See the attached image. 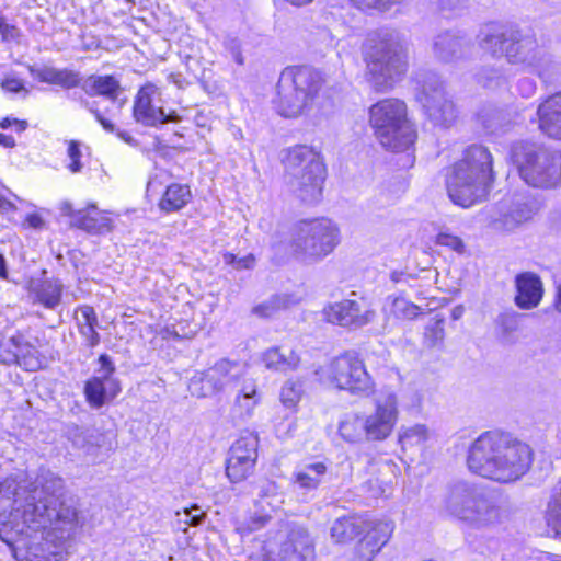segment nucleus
Segmentation results:
<instances>
[{
	"mask_svg": "<svg viewBox=\"0 0 561 561\" xmlns=\"http://www.w3.org/2000/svg\"><path fill=\"white\" fill-rule=\"evenodd\" d=\"M64 482L44 471H20L0 482V538L16 561H66L79 527L77 508L64 497Z\"/></svg>",
	"mask_w": 561,
	"mask_h": 561,
	"instance_id": "nucleus-1",
	"label": "nucleus"
},
{
	"mask_svg": "<svg viewBox=\"0 0 561 561\" xmlns=\"http://www.w3.org/2000/svg\"><path fill=\"white\" fill-rule=\"evenodd\" d=\"M531 447L508 433L489 431L469 446L467 467L481 478L513 483L524 477L533 462Z\"/></svg>",
	"mask_w": 561,
	"mask_h": 561,
	"instance_id": "nucleus-2",
	"label": "nucleus"
},
{
	"mask_svg": "<svg viewBox=\"0 0 561 561\" xmlns=\"http://www.w3.org/2000/svg\"><path fill=\"white\" fill-rule=\"evenodd\" d=\"M328 100L321 93L320 75L309 67H288L280 73L275 111L284 117L317 116L324 113Z\"/></svg>",
	"mask_w": 561,
	"mask_h": 561,
	"instance_id": "nucleus-3",
	"label": "nucleus"
},
{
	"mask_svg": "<svg viewBox=\"0 0 561 561\" xmlns=\"http://www.w3.org/2000/svg\"><path fill=\"white\" fill-rule=\"evenodd\" d=\"M492 179L491 153L482 146H471L447 174L448 196L454 204L470 207L488 195Z\"/></svg>",
	"mask_w": 561,
	"mask_h": 561,
	"instance_id": "nucleus-4",
	"label": "nucleus"
},
{
	"mask_svg": "<svg viewBox=\"0 0 561 561\" xmlns=\"http://www.w3.org/2000/svg\"><path fill=\"white\" fill-rule=\"evenodd\" d=\"M365 60L369 81L377 90L391 88L407 71V51L399 33L379 30L368 35Z\"/></svg>",
	"mask_w": 561,
	"mask_h": 561,
	"instance_id": "nucleus-5",
	"label": "nucleus"
},
{
	"mask_svg": "<svg viewBox=\"0 0 561 561\" xmlns=\"http://www.w3.org/2000/svg\"><path fill=\"white\" fill-rule=\"evenodd\" d=\"M240 561H316L312 540L302 527H284L247 546Z\"/></svg>",
	"mask_w": 561,
	"mask_h": 561,
	"instance_id": "nucleus-6",
	"label": "nucleus"
},
{
	"mask_svg": "<svg viewBox=\"0 0 561 561\" xmlns=\"http://www.w3.org/2000/svg\"><path fill=\"white\" fill-rule=\"evenodd\" d=\"M369 122L380 144L393 151L408 150L416 139L407 116V105L399 99H385L369 110Z\"/></svg>",
	"mask_w": 561,
	"mask_h": 561,
	"instance_id": "nucleus-7",
	"label": "nucleus"
},
{
	"mask_svg": "<svg viewBox=\"0 0 561 561\" xmlns=\"http://www.w3.org/2000/svg\"><path fill=\"white\" fill-rule=\"evenodd\" d=\"M317 380L325 386L354 396L369 397L375 391V381L363 359L355 353L333 357L314 371Z\"/></svg>",
	"mask_w": 561,
	"mask_h": 561,
	"instance_id": "nucleus-8",
	"label": "nucleus"
},
{
	"mask_svg": "<svg viewBox=\"0 0 561 561\" xmlns=\"http://www.w3.org/2000/svg\"><path fill=\"white\" fill-rule=\"evenodd\" d=\"M340 241V229L331 219L302 220L295 227L291 252L304 263H317L332 253Z\"/></svg>",
	"mask_w": 561,
	"mask_h": 561,
	"instance_id": "nucleus-9",
	"label": "nucleus"
},
{
	"mask_svg": "<svg viewBox=\"0 0 561 561\" xmlns=\"http://www.w3.org/2000/svg\"><path fill=\"white\" fill-rule=\"evenodd\" d=\"M512 160L520 178L530 186L549 188L561 182V153L535 144L520 142L512 148Z\"/></svg>",
	"mask_w": 561,
	"mask_h": 561,
	"instance_id": "nucleus-10",
	"label": "nucleus"
},
{
	"mask_svg": "<svg viewBox=\"0 0 561 561\" xmlns=\"http://www.w3.org/2000/svg\"><path fill=\"white\" fill-rule=\"evenodd\" d=\"M285 164L293 174L291 187L305 202H314L321 195L325 165L321 154L309 146L288 149Z\"/></svg>",
	"mask_w": 561,
	"mask_h": 561,
	"instance_id": "nucleus-11",
	"label": "nucleus"
},
{
	"mask_svg": "<svg viewBox=\"0 0 561 561\" xmlns=\"http://www.w3.org/2000/svg\"><path fill=\"white\" fill-rule=\"evenodd\" d=\"M444 511L471 524L491 523L497 516L488 499L467 482H457L450 486L444 501Z\"/></svg>",
	"mask_w": 561,
	"mask_h": 561,
	"instance_id": "nucleus-12",
	"label": "nucleus"
},
{
	"mask_svg": "<svg viewBox=\"0 0 561 561\" xmlns=\"http://www.w3.org/2000/svg\"><path fill=\"white\" fill-rule=\"evenodd\" d=\"M367 442H383L389 438L399 421V398L396 391L385 389L373 401V409L363 413Z\"/></svg>",
	"mask_w": 561,
	"mask_h": 561,
	"instance_id": "nucleus-13",
	"label": "nucleus"
},
{
	"mask_svg": "<svg viewBox=\"0 0 561 561\" xmlns=\"http://www.w3.org/2000/svg\"><path fill=\"white\" fill-rule=\"evenodd\" d=\"M416 100L436 125L447 126L456 117L455 106L446 99L442 82L434 73L417 79Z\"/></svg>",
	"mask_w": 561,
	"mask_h": 561,
	"instance_id": "nucleus-14",
	"label": "nucleus"
},
{
	"mask_svg": "<svg viewBox=\"0 0 561 561\" xmlns=\"http://www.w3.org/2000/svg\"><path fill=\"white\" fill-rule=\"evenodd\" d=\"M259 437L248 432L242 434L230 447L226 460V476L231 483L248 479L257 460Z\"/></svg>",
	"mask_w": 561,
	"mask_h": 561,
	"instance_id": "nucleus-15",
	"label": "nucleus"
},
{
	"mask_svg": "<svg viewBox=\"0 0 561 561\" xmlns=\"http://www.w3.org/2000/svg\"><path fill=\"white\" fill-rule=\"evenodd\" d=\"M240 376L238 363L220 359L204 371L195 373L188 383L192 396L206 398L224 390L232 380Z\"/></svg>",
	"mask_w": 561,
	"mask_h": 561,
	"instance_id": "nucleus-16",
	"label": "nucleus"
},
{
	"mask_svg": "<svg viewBox=\"0 0 561 561\" xmlns=\"http://www.w3.org/2000/svg\"><path fill=\"white\" fill-rule=\"evenodd\" d=\"M394 524L386 517L364 516L359 529L362 538L354 552V561H371L390 540Z\"/></svg>",
	"mask_w": 561,
	"mask_h": 561,
	"instance_id": "nucleus-17",
	"label": "nucleus"
},
{
	"mask_svg": "<svg viewBox=\"0 0 561 561\" xmlns=\"http://www.w3.org/2000/svg\"><path fill=\"white\" fill-rule=\"evenodd\" d=\"M322 314L327 322L345 328L364 327L373 322L376 317L375 310L363 297L329 304L323 308Z\"/></svg>",
	"mask_w": 561,
	"mask_h": 561,
	"instance_id": "nucleus-18",
	"label": "nucleus"
},
{
	"mask_svg": "<svg viewBox=\"0 0 561 561\" xmlns=\"http://www.w3.org/2000/svg\"><path fill=\"white\" fill-rule=\"evenodd\" d=\"M283 504L280 488L274 481H264L260 485L253 512L244 524L238 526V531L244 535L263 528L282 510Z\"/></svg>",
	"mask_w": 561,
	"mask_h": 561,
	"instance_id": "nucleus-19",
	"label": "nucleus"
},
{
	"mask_svg": "<svg viewBox=\"0 0 561 561\" xmlns=\"http://www.w3.org/2000/svg\"><path fill=\"white\" fill-rule=\"evenodd\" d=\"M505 57L510 64L542 77V67L546 61L534 35L523 34L514 30L510 34V44L505 48Z\"/></svg>",
	"mask_w": 561,
	"mask_h": 561,
	"instance_id": "nucleus-20",
	"label": "nucleus"
},
{
	"mask_svg": "<svg viewBox=\"0 0 561 561\" xmlns=\"http://www.w3.org/2000/svg\"><path fill=\"white\" fill-rule=\"evenodd\" d=\"M101 365L96 375L90 378L84 386V394L88 403L99 409L113 400L121 392V385L114 377L115 366L111 358L103 354L99 358Z\"/></svg>",
	"mask_w": 561,
	"mask_h": 561,
	"instance_id": "nucleus-21",
	"label": "nucleus"
},
{
	"mask_svg": "<svg viewBox=\"0 0 561 561\" xmlns=\"http://www.w3.org/2000/svg\"><path fill=\"white\" fill-rule=\"evenodd\" d=\"M134 116L138 123L147 126H156L178 119L173 111H165L162 104V93L152 83L144 85L138 91L134 104Z\"/></svg>",
	"mask_w": 561,
	"mask_h": 561,
	"instance_id": "nucleus-22",
	"label": "nucleus"
},
{
	"mask_svg": "<svg viewBox=\"0 0 561 561\" xmlns=\"http://www.w3.org/2000/svg\"><path fill=\"white\" fill-rule=\"evenodd\" d=\"M305 396L304 382L299 379L289 378L284 381L279 389L278 400L285 409L286 414L273 419L275 434L280 437L291 435L297 427L296 413L299 410V403Z\"/></svg>",
	"mask_w": 561,
	"mask_h": 561,
	"instance_id": "nucleus-23",
	"label": "nucleus"
},
{
	"mask_svg": "<svg viewBox=\"0 0 561 561\" xmlns=\"http://www.w3.org/2000/svg\"><path fill=\"white\" fill-rule=\"evenodd\" d=\"M0 362L18 364L27 371H36L43 367V358L37 350L22 334L12 335L8 343L0 346Z\"/></svg>",
	"mask_w": 561,
	"mask_h": 561,
	"instance_id": "nucleus-24",
	"label": "nucleus"
},
{
	"mask_svg": "<svg viewBox=\"0 0 561 561\" xmlns=\"http://www.w3.org/2000/svg\"><path fill=\"white\" fill-rule=\"evenodd\" d=\"M64 211L72 218V221L92 233H106L113 228L112 218L100 210L95 204H88L84 208L73 210L70 204H65Z\"/></svg>",
	"mask_w": 561,
	"mask_h": 561,
	"instance_id": "nucleus-25",
	"label": "nucleus"
},
{
	"mask_svg": "<svg viewBox=\"0 0 561 561\" xmlns=\"http://www.w3.org/2000/svg\"><path fill=\"white\" fill-rule=\"evenodd\" d=\"M43 276L46 272L43 271ZM64 290L62 283L57 278L32 277L27 283V291L35 304L47 309H55L60 304Z\"/></svg>",
	"mask_w": 561,
	"mask_h": 561,
	"instance_id": "nucleus-26",
	"label": "nucleus"
},
{
	"mask_svg": "<svg viewBox=\"0 0 561 561\" xmlns=\"http://www.w3.org/2000/svg\"><path fill=\"white\" fill-rule=\"evenodd\" d=\"M515 304L518 308L529 310L536 308L543 295L542 283L534 273H522L515 278Z\"/></svg>",
	"mask_w": 561,
	"mask_h": 561,
	"instance_id": "nucleus-27",
	"label": "nucleus"
},
{
	"mask_svg": "<svg viewBox=\"0 0 561 561\" xmlns=\"http://www.w3.org/2000/svg\"><path fill=\"white\" fill-rule=\"evenodd\" d=\"M537 115L541 131L561 140V92L545 100L539 105Z\"/></svg>",
	"mask_w": 561,
	"mask_h": 561,
	"instance_id": "nucleus-28",
	"label": "nucleus"
},
{
	"mask_svg": "<svg viewBox=\"0 0 561 561\" xmlns=\"http://www.w3.org/2000/svg\"><path fill=\"white\" fill-rule=\"evenodd\" d=\"M260 359L268 370L278 373L295 371L301 363L300 354L295 350H282L280 347H270L261 353Z\"/></svg>",
	"mask_w": 561,
	"mask_h": 561,
	"instance_id": "nucleus-29",
	"label": "nucleus"
},
{
	"mask_svg": "<svg viewBox=\"0 0 561 561\" xmlns=\"http://www.w3.org/2000/svg\"><path fill=\"white\" fill-rule=\"evenodd\" d=\"M513 32L514 30L500 24H486L478 35L479 45L493 56L505 55V48L510 44V34Z\"/></svg>",
	"mask_w": 561,
	"mask_h": 561,
	"instance_id": "nucleus-30",
	"label": "nucleus"
},
{
	"mask_svg": "<svg viewBox=\"0 0 561 561\" xmlns=\"http://www.w3.org/2000/svg\"><path fill=\"white\" fill-rule=\"evenodd\" d=\"M337 434L347 444H360L367 440V431L363 413H344L337 423Z\"/></svg>",
	"mask_w": 561,
	"mask_h": 561,
	"instance_id": "nucleus-31",
	"label": "nucleus"
},
{
	"mask_svg": "<svg viewBox=\"0 0 561 561\" xmlns=\"http://www.w3.org/2000/svg\"><path fill=\"white\" fill-rule=\"evenodd\" d=\"M31 75L45 83L57 84L64 88H73L80 81L79 73L69 69H57L50 66L41 68L30 67Z\"/></svg>",
	"mask_w": 561,
	"mask_h": 561,
	"instance_id": "nucleus-32",
	"label": "nucleus"
},
{
	"mask_svg": "<svg viewBox=\"0 0 561 561\" xmlns=\"http://www.w3.org/2000/svg\"><path fill=\"white\" fill-rule=\"evenodd\" d=\"M262 396L259 392L257 383L255 380L244 381L238 390L233 408L241 416H251L261 403Z\"/></svg>",
	"mask_w": 561,
	"mask_h": 561,
	"instance_id": "nucleus-33",
	"label": "nucleus"
},
{
	"mask_svg": "<svg viewBox=\"0 0 561 561\" xmlns=\"http://www.w3.org/2000/svg\"><path fill=\"white\" fill-rule=\"evenodd\" d=\"M538 209L539 204L535 199L522 198L515 201L504 215L503 225L508 230L514 229L518 225L530 220Z\"/></svg>",
	"mask_w": 561,
	"mask_h": 561,
	"instance_id": "nucleus-34",
	"label": "nucleus"
},
{
	"mask_svg": "<svg viewBox=\"0 0 561 561\" xmlns=\"http://www.w3.org/2000/svg\"><path fill=\"white\" fill-rule=\"evenodd\" d=\"M363 517L360 515H347L336 518L330 528L331 539L336 543L351 541L359 535Z\"/></svg>",
	"mask_w": 561,
	"mask_h": 561,
	"instance_id": "nucleus-35",
	"label": "nucleus"
},
{
	"mask_svg": "<svg viewBox=\"0 0 561 561\" xmlns=\"http://www.w3.org/2000/svg\"><path fill=\"white\" fill-rule=\"evenodd\" d=\"M328 467L323 461L308 463L294 473L295 484L302 490H316L322 482Z\"/></svg>",
	"mask_w": 561,
	"mask_h": 561,
	"instance_id": "nucleus-36",
	"label": "nucleus"
},
{
	"mask_svg": "<svg viewBox=\"0 0 561 561\" xmlns=\"http://www.w3.org/2000/svg\"><path fill=\"white\" fill-rule=\"evenodd\" d=\"M191 198L192 193L190 186L173 183L165 188L159 202V207L167 213L178 211L187 205Z\"/></svg>",
	"mask_w": 561,
	"mask_h": 561,
	"instance_id": "nucleus-37",
	"label": "nucleus"
},
{
	"mask_svg": "<svg viewBox=\"0 0 561 561\" xmlns=\"http://www.w3.org/2000/svg\"><path fill=\"white\" fill-rule=\"evenodd\" d=\"M463 38L453 33L439 35L434 43L435 55L442 60H451L462 54Z\"/></svg>",
	"mask_w": 561,
	"mask_h": 561,
	"instance_id": "nucleus-38",
	"label": "nucleus"
},
{
	"mask_svg": "<svg viewBox=\"0 0 561 561\" xmlns=\"http://www.w3.org/2000/svg\"><path fill=\"white\" fill-rule=\"evenodd\" d=\"M84 90L114 100L117 98L119 84L112 76H91L84 82Z\"/></svg>",
	"mask_w": 561,
	"mask_h": 561,
	"instance_id": "nucleus-39",
	"label": "nucleus"
},
{
	"mask_svg": "<svg viewBox=\"0 0 561 561\" xmlns=\"http://www.w3.org/2000/svg\"><path fill=\"white\" fill-rule=\"evenodd\" d=\"M430 437V432L425 425L415 424L403 426L399 432V444L402 449H410L422 446Z\"/></svg>",
	"mask_w": 561,
	"mask_h": 561,
	"instance_id": "nucleus-40",
	"label": "nucleus"
},
{
	"mask_svg": "<svg viewBox=\"0 0 561 561\" xmlns=\"http://www.w3.org/2000/svg\"><path fill=\"white\" fill-rule=\"evenodd\" d=\"M385 312L392 314L398 319H413L419 314V307L402 297H388L385 306Z\"/></svg>",
	"mask_w": 561,
	"mask_h": 561,
	"instance_id": "nucleus-41",
	"label": "nucleus"
},
{
	"mask_svg": "<svg viewBox=\"0 0 561 561\" xmlns=\"http://www.w3.org/2000/svg\"><path fill=\"white\" fill-rule=\"evenodd\" d=\"M546 519L557 535L561 536V480L554 485L548 503Z\"/></svg>",
	"mask_w": 561,
	"mask_h": 561,
	"instance_id": "nucleus-42",
	"label": "nucleus"
},
{
	"mask_svg": "<svg viewBox=\"0 0 561 561\" xmlns=\"http://www.w3.org/2000/svg\"><path fill=\"white\" fill-rule=\"evenodd\" d=\"M297 301V299H291L285 295L274 296L271 299L255 306L252 312L260 318H270L273 317L278 310L288 308L290 305L296 304Z\"/></svg>",
	"mask_w": 561,
	"mask_h": 561,
	"instance_id": "nucleus-43",
	"label": "nucleus"
},
{
	"mask_svg": "<svg viewBox=\"0 0 561 561\" xmlns=\"http://www.w3.org/2000/svg\"><path fill=\"white\" fill-rule=\"evenodd\" d=\"M79 312L84 320L83 323L80 324V332L85 337L90 346H95L100 342V337L98 332L95 331V325L98 323L95 312L92 307H81Z\"/></svg>",
	"mask_w": 561,
	"mask_h": 561,
	"instance_id": "nucleus-44",
	"label": "nucleus"
},
{
	"mask_svg": "<svg viewBox=\"0 0 561 561\" xmlns=\"http://www.w3.org/2000/svg\"><path fill=\"white\" fill-rule=\"evenodd\" d=\"M352 5L364 12H389L405 0H348Z\"/></svg>",
	"mask_w": 561,
	"mask_h": 561,
	"instance_id": "nucleus-45",
	"label": "nucleus"
},
{
	"mask_svg": "<svg viewBox=\"0 0 561 561\" xmlns=\"http://www.w3.org/2000/svg\"><path fill=\"white\" fill-rule=\"evenodd\" d=\"M102 439L99 435H81L78 436L73 442L76 446L83 450L88 456H91L93 461H100L99 448L100 440Z\"/></svg>",
	"mask_w": 561,
	"mask_h": 561,
	"instance_id": "nucleus-46",
	"label": "nucleus"
},
{
	"mask_svg": "<svg viewBox=\"0 0 561 561\" xmlns=\"http://www.w3.org/2000/svg\"><path fill=\"white\" fill-rule=\"evenodd\" d=\"M0 84L3 91L8 93L21 94L23 96L30 93L25 82L15 72L7 73Z\"/></svg>",
	"mask_w": 561,
	"mask_h": 561,
	"instance_id": "nucleus-47",
	"label": "nucleus"
},
{
	"mask_svg": "<svg viewBox=\"0 0 561 561\" xmlns=\"http://www.w3.org/2000/svg\"><path fill=\"white\" fill-rule=\"evenodd\" d=\"M222 261L226 265L232 266L234 270L242 271V270H252L255 265V257L252 254H248L242 257H238L237 255L225 252L222 254Z\"/></svg>",
	"mask_w": 561,
	"mask_h": 561,
	"instance_id": "nucleus-48",
	"label": "nucleus"
},
{
	"mask_svg": "<svg viewBox=\"0 0 561 561\" xmlns=\"http://www.w3.org/2000/svg\"><path fill=\"white\" fill-rule=\"evenodd\" d=\"M436 243L438 245L449 248L459 254L463 253L466 249L463 241L458 236L447 231H440L436 236Z\"/></svg>",
	"mask_w": 561,
	"mask_h": 561,
	"instance_id": "nucleus-49",
	"label": "nucleus"
},
{
	"mask_svg": "<svg viewBox=\"0 0 561 561\" xmlns=\"http://www.w3.org/2000/svg\"><path fill=\"white\" fill-rule=\"evenodd\" d=\"M67 153L69 159L67 168L69 169V171L72 173L81 172L83 164L81 162L82 151L80 148V144L77 141H70L68 144Z\"/></svg>",
	"mask_w": 561,
	"mask_h": 561,
	"instance_id": "nucleus-50",
	"label": "nucleus"
},
{
	"mask_svg": "<svg viewBox=\"0 0 561 561\" xmlns=\"http://www.w3.org/2000/svg\"><path fill=\"white\" fill-rule=\"evenodd\" d=\"M362 489L366 496L377 499L386 494L388 490V483L378 478H370L363 483Z\"/></svg>",
	"mask_w": 561,
	"mask_h": 561,
	"instance_id": "nucleus-51",
	"label": "nucleus"
},
{
	"mask_svg": "<svg viewBox=\"0 0 561 561\" xmlns=\"http://www.w3.org/2000/svg\"><path fill=\"white\" fill-rule=\"evenodd\" d=\"M204 517V512L198 506L184 510L181 522L186 525L197 526Z\"/></svg>",
	"mask_w": 561,
	"mask_h": 561,
	"instance_id": "nucleus-52",
	"label": "nucleus"
},
{
	"mask_svg": "<svg viewBox=\"0 0 561 561\" xmlns=\"http://www.w3.org/2000/svg\"><path fill=\"white\" fill-rule=\"evenodd\" d=\"M225 48L231 56V58L238 64L243 65V56L241 50L240 42L236 38H229L225 42Z\"/></svg>",
	"mask_w": 561,
	"mask_h": 561,
	"instance_id": "nucleus-53",
	"label": "nucleus"
},
{
	"mask_svg": "<svg viewBox=\"0 0 561 561\" xmlns=\"http://www.w3.org/2000/svg\"><path fill=\"white\" fill-rule=\"evenodd\" d=\"M499 324L504 333L513 332L517 329L518 314L517 313H504L499 318Z\"/></svg>",
	"mask_w": 561,
	"mask_h": 561,
	"instance_id": "nucleus-54",
	"label": "nucleus"
},
{
	"mask_svg": "<svg viewBox=\"0 0 561 561\" xmlns=\"http://www.w3.org/2000/svg\"><path fill=\"white\" fill-rule=\"evenodd\" d=\"M0 127L2 129H12L15 133L20 134L26 129L27 122L18 118L5 117L0 122Z\"/></svg>",
	"mask_w": 561,
	"mask_h": 561,
	"instance_id": "nucleus-55",
	"label": "nucleus"
},
{
	"mask_svg": "<svg viewBox=\"0 0 561 561\" xmlns=\"http://www.w3.org/2000/svg\"><path fill=\"white\" fill-rule=\"evenodd\" d=\"M0 34L4 41H15L19 37V30L0 16Z\"/></svg>",
	"mask_w": 561,
	"mask_h": 561,
	"instance_id": "nucleus-56",
	"label": "nucleus"
},
{
	"mask_svg": "<svg viewBox=\"0 0 561 561\" xmlns=\"http://www.w3.org/2000/svg\"><path fill=\"white\" fill-rule=\"evenodd\" d=\"M518 91L522 96L529 98L535 93L536 84L530 79H523L518 83Z\"/></svg>",
	"mask_w": 561,
	"mask_h": 561,
	"instance_id": "nucleus-57",
	"label": "nucleus"
},
{
	"mask_svg": "<svg viewBox=\"0 0 561 561\" xmlns=\"http://www.w3.org/2000/svg\"><path fill=\"white\" fill-rule=\"evenodd\" d=\"M25 225L28 228L39 230L44 227V220L38 214H30L25 218Z\"/></svg>",
	"mask_w": 561,
	"mask_h": 561,
	"instance_id": "nucleus-58",
	"label": "nucleus"
},
{
	"mask_svg": "<svg viewBox=\"0 0 561 561\" xmlns=\"http://www.w3.org/2000/svg\"><path fill=\"white\" fill-rule=\"evenodd\" d=\"M0 146L4 148H13L15 146V139L8 134H0Z\"/></svg>",
	"mask_w": 561,
	"mask_h": 561,
	"instance_id": "nucleus-59",
	"label": "nucleus"
},
{
	"mask_svg": "<svg viewBox=\"0 0 561 561\" xmlns=\"http://www.w3.org/2000/svg\"><path fill=\"white\" fill-rule=\"evenodd\" d=\"M95 117L100 122V124L103 126L104 129H106L108 131H114V126L107 119H105L99 113H95Z\"/></svg>",
	"mask_w": 561,
	"mask_h": 561,
	"instance_id": "nucleus-60",
	"label": "nucleus"
},
{
	"mask_svg": "<svg viewBox=\"0 0 561 561\" xmlns=\"http://www.w3.org/2000/svg\"><path fill=\"white\" fill-rule=\"evenodd\" d=\"M463 313H465V307L461 306V305H458V306L453 308V310H451V318L454 320H458V319H460L463 316Z\"/></svg>",
	"mask_w": 561,
	"mask_h": 561,
	"instance_id": "nucleus-61",
	"label": "nucleus"
},
{
	"mask_svg": "<svg viewBox=\"0 0 561 561\" xmlns=\"http://www.w3.org/2000/svg\"><path fill=\"white\" fill-rule=\"evenodd\" d=\"M0 278H2V279L8 278L7 263H5V259L2 254H0Z\"/></svg>",
	"mask_w": 561,
	"mask_h": 561,
	"instance_id": "nucleus-62",
	"label": "nucleus"
},
{
	"mask_svg": "<svg viewBox=\"0 0 561 561\" xmlns=\"http://www.w3.org/2000/svg\"><path fill=\"white\" fill-rule=\"evenodd\" d=\"M117 136L123 140L125 141L126 144H129V145H133L134 144V139L133 137L126 133V131H118L117 133Z\"/></svg>",
	"mask_w": 561,
	"mask_h": 561,
	"instance_id": "nucleus-63",
	"label": "nucleus"
},
{
	"mask_svg": "<svg viewBox=\"0 0 561 561\" xmlns=\"http://www.w3.org/2000/svg\"><path fill=\"white\" fill-rule=\"evenodd\" d=\"M556 309L561 312V284L558 287L557 299L554 302Z\"/></svg>",
	"mask_w": 561,
	"mask_h": 561,
	"instance_id": "nucleus-64",
	"label": "nucleus"
}]
</instances>
